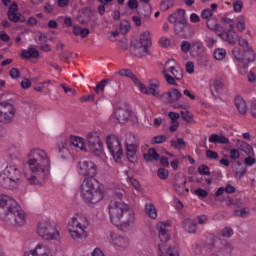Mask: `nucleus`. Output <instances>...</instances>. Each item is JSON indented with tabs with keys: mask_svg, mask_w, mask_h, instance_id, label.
<instances>
[{
	"mask_svg": "<svg viewBox=\"0 0 256 256\" xmlns=\"http://www.w3.org/2000/svg\"><path fill=\"white\" fill-rule=\"evenodd\" d=\"M205 43L209 49H212L213 45L217 43V40L211 36H207L205 39Z\"/></svg>",
	"mask_w": 256,
	"mask_h": 256,
	"instance_id": "nucleus-59",
	"label": "nucleus"
},
{
	"mask_svg": "<svg viewBox=\"0 0 256 256\" xmlns=\"http://www.w3.org/2000/svg\"><path fill=\"white\" fill-rule=\"evenodd\" d=\"M71 57V52L70 51H62L59 54V59L60 61H67Z\"/></svg>",
	"mask_w": 256,
	"mask_h": 256,
	"instance_id": "nucleus-62",
	"label": "nucleus"
},
{
	"mask_svg": "<svg viewBox=\"0 0 256 256\" xmlns=\"http://www.w3.org/2000/svg\"><path fill=\"white\" fill-rule=\"evenodd\" d=\"M0 187H3V189H15L5 169L0 170Z\"/></svg>",
	"mask_w": 256,
	"mask_h": 256,
	"instance_id": "nucleus-24",
	"label": "nucleus"
},
{
	"mask_svg": "<svg viewBox=\"0 0 256 256\" xmlns=\"http://www.w3.org/2000/svg\"><path fill=\"white\" fill-rule=\"evenodd\" d=\"M167 227H171V223L160 222L156 226L158 237L162 243H167V241L171 240V234H169V231H167Z\"/></svg>",
	"mask_w": 256,
	"mask_h": 256,
	"instance_id": "nucleus-18",
	"label": "nucleus"
},
{
	"mask_svg": "<svg viewBox=\"0 0 256 256\" xmlns=\"http://www.w3.org/2000/svg\"><path fill=\"white\" fill-rule=\"evenodd\" d=\"M182 227L187 233H197V222L189 218L182 222Z\"/></svg>",
	"mask_w": 256,
	"mask_h": 256,
	"instance_id": "nucleus-29",
	"label": "nucleus"
},
{
	"mask_svg": "<svg viewBox=\"0 0 256 256\" xmlns=\"http://www.w3.org/2000/svg\"><path fill=\"white\" fill-rule=\"evenodd\" d=\"M173 185L178 195H186V193H189V188L185 186L187 185V178H185V176L179 174L175 175Z\"/></svg>",
	"mask_w": 256,
	"mask_h": 256,
	"instance_id": "nucleus-17",
	"label": "nucleus"
},
{
	"mask_svg": "<svg viewBox=\"0 0 256 256\" xmlns=\"http://www.w3.org/2000/svg\"><path fill=\"white\" fill-rule=\"evenodd\" d=\"M232 171H233V173H235L236 177L241 179V177H243V175H245L247 173V168H241L240 170H238L237 167L232 166Z\"/></svg>",
	"mask_w": 256,
	"mask_h": 256,
	"instance_id": "nucleus-50",
	"label": "nucleus"
},
{
	"mask_svg": "<svg viewBox=\"0 0 256 256\" xmlns=\"http://www.w3.org/2000/svg\"><path fill=\"white\" fill-rule=\"evenodd\" d=\"M198 173L200 175H211V171L209 169V166L202 164L201 166L198 167Z\"/></svg>",
	"mask_w": 256,
	"mask_h": 256,
	"instance_id": "nucleus-52",
	"label": "nucleus"
},
{
	"mask_svg": "<svg viewBox=\"0 0 256 256\" xmlns=\"http://www.w3.org/2000/svg\"><path fill=\"white\" fill-rule=\"evenodd\" d=\"M109 217L112 225L120 227L122 229H129L135 224V212L133 209L121 201H110L108 205Z\"/></svg>",
	"mask_w": 256,
	"mask_h": 256,
	"instance_id": "nucleus-3",
	"label": "nucleus"
},
{
	"mask_svg": "<svg viewBox=\"0 0 256 256\" xmlns=\"http://www.w3.org/2000/svg\"><path fill=\"white\" fill-rule=\"evenodd\" d=\"M255 158L253 156H248L244 159V164L247 165V167H252V165H255Z\"/></svg>",
	"mask_w": 256,
	"mask_h": 256,
	"instance_id": "nucleus-63",
	"label": "nucleus"
},
{
	"mask_svg": "<svg viewBox=\"0 0 256 256\" xmlns=\"http://www.w3.org/2000/svg\"><path fill=\"white\" fill-rule=\"evenodd\" d=\"M107 85H109V79H103L94 88L95 93L97 95H99V93H103V91H105V87H107Z\"/></svg>",
	"mask_w": 256,
	"mask_h": 256,
	"instance_id": "nucleus-38",
	"label": "nucleus"
},
{
	"mask_svg": "<svg viewBox=\"0 0 256 256\" xmlns=\"http://www.w3.org/2000/svg\"><path fill=\"white\" fill-rule=\"evenodd\" d=\"M17 11H19V6H17V3L13 2L8 8V19L13 23H19V21L23 23L25 20L21 19V14L17 13Z\"/></svg>",
	"mask_w": 256,
	"mask_h": 256,
	"instance_id": "nucleus-21",
	"label": "nucleus"
},
{
	"mask_svg": "<svg viewBox=\"0 0 256 256\" xmlns=\"http://www.w3.org/2000/svg\"><path fill=\"white\" fill-rule=\"evenodd\" d=\"M151 13V4H143L142 10L138 12V15L141 19H143V21H149V19H151Z\"/></svg>",
	"mask_w": 256,
	"mask_h": 256,
	"instance_id": "nucleus-30",
	"label": "nucleus"
},
{
	"mask_svg": "<svg viewBox=\"0 0 256 256\" xmlns=\"http://www.w3.org/2000/svg\"><path fill=\"white\" fill-rule=\"evenodd\" d=\"M93 16V12L89 8H82L78 12L77 21L81 23V25H86L91 21V17Z\"/></svg>",
	"mask_w": 256,
	"mask_h": 256,
	"instance_id": "nucleus-23",
	"label": "nucleus"
},
{
	"mask_svg": "<svg viewBox=\"0 0 256 256\" xmlns=\"http://www.w3.org/2000/svg\"><path fill=\"white\" fill-rule=\"evenodd\" d=\"M225 87V82L221 78H217L214 81L210 82V91L213 97L217 95L215 93H221Z\"/></svg>",
	"mask_w": 256,
	"mask_h": 256,
	"instance_id": "nucleus-25",
	"label": "nucleus"
},
{
	"mask_svg": "<svg viewBox=\"0 0 256 256\" xmlns=\"http://www.w3.org/2000/svg\"><path fill=\"white\" fill-rule=\"evenodd\" d=\"M157 175L159 179H163L164 181L169 179V170L165 168H159L157 171Z\"/></svg>",
	"mask_w": 256,
	"mask_h": 256,
	"instance_id": "nucleus-45",
	"label": "nucleus"
},
{
	"mask_svg": "<svg viewBox=\"0 0 256 256\" xmlns=\"http://www.w3.org/2000/svg\"><path fill=\"white\" fill-rule=\"evenodd\" d=\"M115 117L120 124H123L129 119V117H131V111L125 108H117L115 111Z\"/></svg>",
	"mask_w": 256,
	"mask_h": 256,
	"instance_id": "nucleus-26",
	"label": "nucleus"
},
{
	"mask_svg": "<svg viewBox=\"0 0 256 256\" xmlns=\"http://www.w3.org/2000/svg\"><path fill=\"white\" fill-rule=\"evenodd\" d=\"M81 195L85 203L97 205L103 201V187L95 178H85L81 185Z\"/></svg>",
	"mask_w": 256,
	"mask_h": 256,
	"instance_id": "nucleus-4",
	"label": "nucleus"
},
{
	"mask_svg": "<svg viewBox=\"0 0 256 256\" xmlns=\"http://www.w3.org/2000/svg\"><path fill=\"white\" fill-rule=\"evenodd\" d=\"M153 45L151 42V33L149 31H145L140 34L139 42L134 46V55L135 57H147V55H151L149 51V47Z\"/></svg>",
	"mask_w": 256,
	"mask_h": 256,
	"instance_id": "nucleus-7",
	"label": "nucleus"
},
{
	"mask_svg": "<svg viewBox=\"0 0 256 256\" xmlns=\"http://www.w3.org/2000/svg\"><path fill=\"white\" fill-rule=\"evenodd\" d=\"M106 144L114 161L116 163H121V159L123 158V148H121V141H119V138L115 135L107 136Z\"/></svg>",
	"mask_w": 256,
	"mask_h": 256,
	"instance_id": "nucleus-8",
	"label": "nucleus"
},
{
	"mask_svg": "<svg viewBox=\"0 0 256 256\" xmlns=\"http://www.w3.org/2000/svg\"><path fill=\"white\" fill-rule=\"evenodd\" d=\"M239 51H241L239 48L232 51L237 61H245V59L248 61V63H253L255 61V52L253 51L252 47L245 48L242 55L239 54Z\"/></svg>",
	"mask_w": 256,
	"mask_h": 256,
	"instance_id": "nucleus-16",
	"label": "nucleus"
},
{
	"mask_svg": "<svg viewBox=\"0 0 256 256\" xmlns=\"http://www.w3.org/2000/svg\"><path fill=\"white\" fill-rule=\"evenodd\" d=\"M202 19H211L213 17V11L209 8L204 9L201 13Z\"/></svg>",
	"mask_w": 256,
	"mask_h": 256,
	"instance_id": "nucleus-56",
	"label": "nucleus"
},
{
	"mask_svg": "<svg viewBox=\"0 0 256 256\" xmlns=\"http://www.w3.org/2000/svg\"><path fill=\"white\" fill-rule=\"evenodd\" d=\"M249 214H250L249 208H243L241 210H234L235 217L245 218V217H249Z\"/></svg>",
	"mask_w": 256,
	"mask_h": 256,
	"instance_id": "nucleus-44",
	"label": "nucleus"
},
{
	"mask_svg": "<svg viewBox=\"0 0 256 256\" xmlns=\"http://www.w3.org/2000/svg\"><path fill=\"white\" fill-rule=\"evenodd\" d=\"M214 59H216V61H223L227 55V51L223 48H218L216 50H214Z\"/></svg>",
	"mask_w": 256,
	"mask_h": 256,
	"instance_id": "nucleus-37",
	"label": "nucleus"
},
{
	"mask_svg": "<svg viewBox=\"0 0 256 256\" xmlns=\"http://www.w3.org/2000/svg\"><path fill=\"white\" fill-rule=\"evenodd\" d=\"M222 23L225 27H228V30H235V22L230 18H222Z\"/></svg>",
	"mask_w": 256,
	"mask_h": 256,
	"instance_id": "nucleus-47",
	"label": "nucleus"
},
{
	"mask_svg": "<svg viewBox=\"0 0 256 256\" xmlns=\"http://www.w3.org/2000/svg\"><path fill=\"white\" fill-rule=\"evenodd\" d=\"M125 151H126V156L127 159L130 163H137L138 158H137V151H139V145L125 142Z\"/></svg>",
	"mask_w": 256,
	"mask_h": 256,
	"instance_id": "nucleus-19",
	"label": "nucleus"
},
{
	"mask_svg": "<svg viewBox=\"0 0 256 256\" xmlns=\"http://www.w3.org/2000/svg\"><path fill=\"white\" fill-rule=\"evenodd\" d=\"M21 55L23 59H37L39 57V50L36 48H28L27 50H22Z\"/></svg>",
	"mask_w": 256,
	"mask_h": 256,
	"instance_id": "nucleus-33",
	"label": "nucleus"
},
{
	"mask_svg": "<svg viewBox=\"0 0 256 256\" xmlns=\"http://www.w3.org/2000/svg\"><path fill=\"white\" fill-rule=\"evenodd\" d=\"M221 237H232L233 236V228L226 227L220 231Z\"/></svg>",
	"mask_w": 256,
	"mask_h": 256,
	"instance_id": "nucleus-53",
	"label": "nucleus"
},
{
	"mask_svg": "<svg viewBox=\"0 0 256 256\" xmlns=\"http://www.w3.org/2000/svg\"><path fill=\"white\" fill-rule=\"evenodd\" d=\"M0 219L13 227H23L27 221L21 206L9 195H0Z\"/></svg>",
	"mask_w": 256,
	"mask_h": 256,
	"instance_id": "nucleus-2",
	"label": "nucleus"
},
{
	"mask_svg": "<svg viewBox=\"0 0 256 256\" xmlns=\"http://www.w3.org/2000/svg\"><path fill=\"white\" fill-rule=\"evenodd\" d=\"M239 157H241V152H239L238 149L233 148L230 150V159H232L233 161H237Z\"/></svg>",
	"mask_w": 256,
	"mask_h": 256,
	"instance_id": "nucleus-54",
	"label": "nucleus"
},
{
	"mask_svg": "<svg viewBox=\"0 0 256 256\" xmlns=\"http://www.w3.org/2000/svg\"><path fill=\"white\" fill-rule=\"evenodd\" d=\"M235 30H226L224 41H227L230 45H235L237 39H235Z\"/></svg>",
	"mask_w": 256,
	"mask_h": 256,
	"instance_id": "nucleus-34",
	"label": "nucleus"
},
{
	"mask_svg": "<svg viewBox=\"0 0 256 256\" xmlns=\"http://www.w3.org/2000/svg\"><path fill=\"white\" fill-rule=\"evenodd\" d=\"M87 141L88 149H90L93 155H96V157L103 155V141H101V137L99 136L98 132L88 133Z\"/></svg>",
	"mask_w": 256,
	"mask_h": 256,
	"instance_id": "nucleus-10",
	"label": "nucleus"
},
{
	"mask_svg": "<svg viewBox=\"0 0 256 256\" xmlns=\"http://www.w3.org/2000/svg\"><path fill=\"white\" fill-rule=\"evenodd\" d=\"M165 141H167V136H165V135H158V136H154L152 138V143L156 144V145L165 143Z\"/></svg>",
	"mask_w": 256,
	"mask_h": 256,
	"instance_id": "nucleus-48",
	"label": "nucleus"
},
{
	"mask_svg": "<svg viewBox=\"0 0 256 256\" xmlns=\"http://www.w3.org/2000/svg\"><path fill=\"white\" fill-rule=\"evenodd\" d=\"M17 110L15 106L9 102H0V123L7 125L13 123Z\"/></svg>",
	"mask_w": 256,
	"mask_h": 256,
	"instance_id": "nucleus-9",
	"label": "nucleus"
},
{
	"mask_svg": "<svg viewBox=\"0 0 256 256\" xmlns=\"http://www.w3.org/2000/svg\"><path fill=\"white\" fill-rule=\"evenodd\" d=\"M141 87V93H144L145 95H153V97H161V95H159V91H157V88L150 89L145 85H141Z\"/></svg>",
	"mask_w": 256,
	"mask_h": 256,
	"instance_id": "nucleus-39",
	"label": "nucleus"
},
{
	"mask_svg": "<svg viewBox=\"0 0 256 256\" xmlns=\"http://www.w3.org/2000/svg\"><path fill=\"white\" fill-rule=\"evenodd\" d=\"M181 97H183V94L177 88H170L168 90V92L163 93L160 96L162 101H164L168 105L177 103V101H179V99H181Z\"/></svg>",
	"mask_w": 256,
	"mask_h": 256,
	"instance_id": "nucleus-15",
	"label": "nucleus"
},
{
	"mask_svg": "<svg viewBox=\"0 0 256 256\" xmlns=\"http://www.w3.org/2000/svg\"><path fill=\"white\" fill-rule=\"evenodd\" d=\"M179 256V250H177V248L170 246L167 250H166V254L163 252V245L162 244H158V256Z\"/></svg>",
	"mask_w": 256,
	"mask_h": 256,
	"instance_id": "nucleus-31",
	"label": "nucleus"
},
{
	"mask_svg": "<svg viewBox=\"0 0 256 256\" xmlns=\"http://www.w3.org/2000/svg\"><path fill=\"white\" fill-rule=\"evenodd\" d=\"M235 13H241L243 9V2L241 0H237L233 3Z\"/></svg>",
	"mask_w": 256,
	"mask_h": 256,
	"instance_id": "nucleus-58",
	"label": "nucleus"
},
{
	"mask_svg": "<svg viewBox=\"0 0 256 256\" xmlns=\"http://www.w3.org/2000/svg\"><path fill=\"white\" fill-rule=\"evenodd\" d=\"M174 33L181 37V39H189L192 35H195V31L193 27L189 24V22L184 23H176L174 24Z\"/></svg>",
	"mask_w": 256,
	"mask_h": 256,
	"instance_id": "nucleus-13",
	"label": "nucleus"
},
{
	"mask_svg": "<svg viewBox=\"0 0 256 256\" xmlns=\"http://www.w3.org/2000/svg\"><path fill=\"white\" fill-rule=\"evenodd\" d=\"M235 106L238 112L241 113V115H245V113H247V103L245 102L243 97L237 96L235 98Z\"/></svg>",
	"mask_w": 256,
	"mask_h": 256,
	"instance_id": "nucleus-32",
	"label": "nucleus"
},
{
	"mask_svg": "<svg viewBox=\"0 0 256 256\" xmlns=\"http://www.w3.org/2000/svg\"><path fill=\"white\" fill-rule=\"evenodd\" d=\"M78 173L83 177L93 179L95 178V175H97V165L92 161L80 162Z\"/></svg>",
	"mask_w": 256,
	"mask_h": 256,
	"instance_id": "nucleus-12",
	"label": "nucleus"
},
{
	"mask_svg": "<svg viewBox=\"0 0 256 256\" xmlns=\"http://www.w3.org/2000/svg\"><path fill=\"white\" fill-rule=\"evenodd\" d=\"M240 150L243 151V153L247 154L248 157H253V155H255V152H253V147L247 142L241 143Z\"/></svg>",
	"mask_w": 256,
	"mask_h": 256,
	"instance_id": "nucleus-35",
	"label": "nucleus"
},
{
	"mask_svg": "<svg viewBox=\"0 0 256 256\" xmlns=\"http://www.w3.org/2000/svg\"><path fill=\"white\" fill-rule=\"evenodd\" d=\"M169 71H170L172 76L167 73V70L162 71V75H164V79L166 80L168 85L177 86L176 81H181V79H183V70L181 68L177 69L174 66H171L169 68Z\"/></svg>",
	"mask_w": 256,
	"mask_h": 256,
	"instance_id": "nucleus-14",
	"label": "nucleus"
},
{
	"mask_svg": "<svg viewBox=\"0 0 256 256\" xmlns=\"http://www.w3.org/2000/svg\"><path fill=\"white\" fill-rule=\"evenodd\" d=\"M109 241L110 243H113L115 247H119L120 249H127V247H129V238L125 236H119L115 233H110Z\"/></svg>",
	"mask_w": 256,
	"mask_h": 256,
	"instance_id": "nucleus-20",
	"label": "nucleus"
},
{
	"mask_svg": "<svg viewBox=\"0 0 256 256\" xmlns=\"http://www.w3.org/2000/svg\"><path fill=\"white\" fill-rule=\"evenodd\" d=\"M209 143H214V145H227L229 143V138L219 134H211Z\"/></svg>",
	"mask_w": 256,
	"mask_h": 256,
	"instance_id": "nucleus-28",
	"label": "nucleus"
},
{
	"mask_svg": "<svg viewBox=\"0 0 256 256\" xmlns=\"http://www.w3.org/2000/svg\"><path fill=\"white\" fill-rule=\"evenodd\" d=\"M180 115L183 121H186V123H191L193 121V115L190 114L189 111H181Z\"/></svg>",
	"mask_w": 256,
	"mask_h": 256,
	"instance_id": "nucleus-46",
	"label": "nucleus"
},
{
	"mask_svg": "<svg viewBox=\"0 0 256 256\" xmlns=\"http://www.w3.org/2000/svg\"><path fill=\"white\" fill-rule=\"evenodd\" d=\"M81 103H87L88 101H95V95L92 93L87 96H82L80 98Z\"/></svg>",
	"mask_w": 256,
	"mask_h": 256,
	"instance_id": "nucleus-64",
	"label": "nucleus"
},
{
	"mask_svg": "<svg viewBox=\"0 0 256 256\" xmlns=\"http://www.w3.org/2000/svg\"><path fill=\"white\" fill-rule=\"evenodd\" d=\"M9 75L12 79H19V77H21V72L17 68H12L9 71Z\"/></svg>",
	"mask_w": 256,
	"mask_h": 256,
	"instance_id": "nucleus-55",
	"label": "nucleus"
},
{
	"mask_svg": "<svg viewBox=\"0 0 256 256\" xmlns=\"http://www.w3.org/2000/svg\"><path fill=\"white\" fill-rule=\"evenodd\" d=\"M206 25L210 31H217V29H219V24L217 23L216 18H209L206 22Z\"/></svg>",
	"mask_w": 256,
	"mask_h": 256,
	"instance_id": "nucleus-43",
	"label": "nucleus"
},
{
	"mask_svg": "<svg viewBox=\"0 0 256 256\" xmlns=\"http://www.w3.org/2000/svg\"><path fill=\"white\" fill-rule=\"evenodd\" d=\"M28 167L30 173L24 177L30 185H43L51 171V159L43 149L34 148L28 154Z\"/></svg>",
	"mask_w": 256,
	"mask_h": 256,
	"instance_id": "nucleus-1",
	"label": "nucleus"
},
{
	"mask_svg": "<svg viewBox=\"0 0 256 256\" xmlns=\"http://www.w3.org/2000/svg\"><path fill=\"white\" fill-rule=\"evenodd\" d=\"M169 23H173L174 25L177 23H187V16L185 10L178 9L173 14L168 16Z\"/></svg>",
	"mask_w": 256,
	"mask_h": 256,
	"instance_id": "nucleus-22",
	"label": "nucleus"
},
{
	"mask_svg": "<svg viewBox=\"0 0 256 256\" xmlns=\"http://www.w3.org/2000/svg\"><path fill=\"white\" fill-rule=\"evenodd\" d=\"M238 44L240 45V47H243V49H249V41H247V39H244L243 37H239L238 38Z\"/></svg>",
	"mask_w": 256,
	"mask_h": 256,
	"instance_id": "nucleus-60",
	"label": "nucleus"
},
{
	"mask_svg": "<svg viewBox=\"0 0 256 256\" xmlns=\"http://www.w3.org/2000/svg\"><path fill=\"white\" fill-rule=\"evenodd\" d=\"M4 170H6V174H8L14 188L17 189L19 185L23 183V174H21V170H19L17 166L11 164L7 165Z\"/></svg>",
	"mask_w": 256,
	"mask_h": 256,
	"instance_id": "nucleus-11",
	"label": "nucleus"
},
{
	"mask_svg": "<svg viewBox=\"0 0 256 256\" xmlns=\"http://www.w3.org/2000/svg\"><path fill=\"white\" fill-rule=\"evenodd\" d=\"M131 29V25H129V22L124 21L120 24V32L122 35H127V32H129Z\"/></svg>",
	"mask_w": 256,
	"mask_h": 256,
	"instance_id": "nucleus-49",
	"label": "nucleus"
},
{
	"mask_svg": "<svg viewBox=\"0 0 256 256\" xmlns=\"http://www.w3.org/2000/svg\"><path fill=\"white\" fill-rule=\"evenodd\" d=\"M71 143L74 147H78V149H81V151H85V142L83 141V138L74 137V139H72Z\"/></svg>",
	"mask_w": 256,
	"mask_h": 256,
	"instance_id": "nucleus-41",
	"label": "nucleus"
},
{
	"mask_svg": "<svg viewBox=\"0 0 256 256\" xmlns=\"http://www.w3.org/2000/svg\"><path fill=\"white\" fill-rule=\"evenodd\" d=\"M170 145L175 149H185L186 143L185 140H183V138H178L177 141L171 140Z\"/></svg>",
	"mask_w": 256,
	"mask_h": 256,
	"instance_id": "nucleus-42",
	"label": "nucleus"
},
{
	"mask_svg": "<svg viewBox=\"0 0 256 256\" xmlns=\"http://www.w3.org/2000/svg\"><path fill=\"white\" fill-rule=\"evenodd\" d=\"M145 211L151 219H157V209L155 208V205L146 204Z\"/></svg>",
	"mask_w": 256,
	"mask_h": 256,
	"instance_id": "nucleus-36",
	"label": "nucleus"
},
{
	"mask_svg": "<svg viewBox=\"0 0 256 256\" xmlns=\"http://www.w3.org/2000/svg\"><path fill=\"white\" fill-rule=\"evenodd\" d=\"M87 227H89V220L83 215H75L68 223V231L75 241L87 239Z\"/></svg>",
	"mask_w": 256,
	"mask_h": 256,
	"instance_id": "nucleus-5",
	"label": "nucleus"
},
{
	"mask_svg": "<svg viewBox=\"0 0 256 256\" xmlns=\"http://www.w3.org/2000/svg\"><path fill=\"white\" fill-rule=\"evenodd\" d=\"M195 195H197V197H201L202 199H205L208 195L207 190L203 189V188H197L195 190Z\"/></svg>",
	"mask_w": 256,
	"mask_h": 256,
	"instance_id": "nucleus-57",
	"label": "nucleus"
},
{
	"mask_svg": "<svg viewBox=\"0 0 256 256\" xmlns=\"http://www.w3.org/2000/svg\"><path fill=\"white\" fill-rule=\"evenodd\" d=\"M58 151H59L62 159H67L71 155L69 148H67V146H65V144L58 145Z\"/></svg>",
	"mask_w": 256,
	"mask_h": 256,
	"instance_id": "nucleus-40",
	"label": "nucleus"
},
{
	"mask_svg": "<svg viewBox=\"0 0 256 256\" xmlns=\"http://www.w3.org/2000/svg\"><path fill=\"white\" fill-rule=\"evenodd\" d=\"M206 157L208 159H219V154L216 151L207 150L206 151Z\"/></svg>",
	"mask_w": 256,
	"mask_h": 256,
	"instance_id": "nucleus-61",
	"label": "nucleus"
},
{
	"mask_svg": "<svg viewBox=\"0 0 256 256\" xmlns=\"http://www.w3.org/2000/svg\"><path fill=\"white\" fill-rule=\"evenodd\" d=\"M118 75L120 77H127L128 79H131V77L133 76V71L131 69L124 68L118 72Z\"/></svg>",
	"mask_w": 256,
	"mask_h": 256,
	"instance_id": "nucleus-51",
	"label": "nucleus"
},
{
	"mask_svg": "<svg viewBox=\"0 0 256 256\" xmlns=\"http://www.w3.org/2000/svg\"><path fill=\"white\" fill-rule=\"evenodd\" d=\"M32 251L36 254V256H53V251L45 244H38Z\"/></svg>",
	"mask_w": 256,
	"mask_h": 256,
	"instance_id": "nucleus-27",
	"label": "nucleus"
},
{
	"mask_svg": "<svg viewBox=\"0 0 256 256\" xmlns=\"http://www.w3.org/2000/svg\"><path fill=\"white\" fill-rule=\"evenodd\" d=\"M37 233L46 241H55L59 238V231L49 220H42L37 225Z\"/></svg>",
	"mask_w": 256,
	"mask_h": 256,
	"instance_id": "nucleus-6",
	"label": "nucleus"
}]
</instances>
